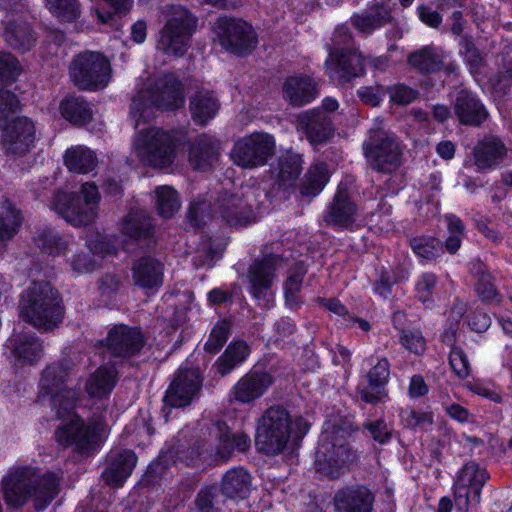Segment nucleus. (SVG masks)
<instances>
[{"label":"nucleus","mask_w":512,"mask_h":512,"mask_svg":"<svg viewBox=\"0 0 512 512\" xmlns=\"http://www.w3.org/2000/svg\"><path fill=\"white\" fill-rule=\"evenodd\" d=\"M229 332V322H217L210 333L209 339L205 343V351L211 354L217 353L227 342Z\"/></svg>","instance_id":"obj_58"},{"label":"nucleus","mask_w":512,"mask_h":512,"mask_svg":"<svg viewBox=\"0 0 512 512\" xmlns=\"http://www.w3.org/2000/svg\"><path fill=\"white\" fill-rule=\"evenodd\" d=\"M18 59L8 52H0V84L12 83L20 75Z\"/></svg>","instance_id":"obj_57"},{"label":"nucleus","mask_w":512,"mask_h":512,"mask_svg":"<svg viewBox=\"0 0 512 512\" xmlns=\"http://www.w3.org/2000/svg\"><path fill=\"white\" fill-rule=\"evenodd\" d=\"M52 208L68 223L75 227H85L95 222L98 212L86 207L76 193L57 191L52 200Z\"/></svg>","instance_id":"obj_19"},{"label":"nucleus","mask_w":512,"mask_h":512,"mask_svg":"<svg viewBox=\"0 0 512 512\" xmlns=\"http://www.w3.org/2000/svg\"><path fill=\"white\" fill-rule=\"evenodd\" d=\"M103 426L100 422L86 424L82 419H72L70 423L56 431V439L65 447H73L82 454L93 453L100 441Z\"/></svg>","instance_id":"obj_13"},{"label":"nucleus","mask_w":512,"mask_h":512,"mask_svg":"<svg viewBox=\"0 0 512 512\" xmlns=\"http://www.w3.org/2000/svg\"><path fill=\"white\" fill-rule=\"evenodd\" d=\"M317 81L307 74H295L287 76L282 84L283 99L292 107H303L319 96Z\"/></svg>","instance_id":"obj_24"},{"label":"nucleus","mask_w":512,"mask_h":512,"mask_svg":"<svg viewBox=\"0 0 512 512\" xmlns=\"http://www.w3.org/2000/svg\"><path fill=\"white\" fill-rule=\"evenodd\" d=\"M220 109L219 100L209 90H198L189 99V111L196 125L206 126L216 117Z\"/></svg>","instance_id":"obj_36"},{"label":"nucleus","mask_w":512,"mask_h":512,"mask_svg":"<svg viewBox=\"0 0 512 512\" xmlns=\"http://www.w3.org/2000/svg\"><path fill=\"white\" fill-rule=\"evenodd\" d=\"M249 352L250 350L248 345L243 341L229 344L225 352L215 363L217 372L222 376L229 374L234 368L246 360Z\"/></svg>","instance_id":"obj_47"},{"label":"nucleus","mask_w":512,"mask_h":512,"mask_svg":"<svg viewBox=\"0 0 512 512\" xmlns=\"http://www.w3.org/2000/svg\"><path fill=\"white\" fill-rule=\"evenodd\" d=\"M221 141L207 132L197 134L188 142V161L197 171H208L218 161Z\"/></svg>","instance_id":"obj_23"},{"label":"nucleus","mask_w":512,"mask_h":512,"mask_svg":"<svg viewBox=\"0 0 512 512\" xmlns=\"http://www.w3.org/2000/svg\"><path fill=\"white\" fill-rule=\"evenodd\" d=\"M325 66L329 77L337 79L341 85L350 83L366 73L362 55L348 48L331 49Z\"/></svg>","instance_id":"obj_15"},{"label":"nucleus","mask_w":512,"mask_h":512,"mask_svg":"<svg viewBox=\"0 0 512 512\" xmlns=\"http://www.w3.org/2000/svg\"><path fill=\"white\" fill-rule=\"evenodd\" d=\"M363 154L369 167L390 174L401 164L402 152L395 134L383 129H370L363 142Z\"/></svg>","instance_id":"obj_9"},{"label":"nucleus","mask_w":512,"mask_h":512,"mask_svg":"<svg viewBox=\"0 0 512 512\" xmlns=\"http://www.w3.org/2000/svg\"><path fill=\"white\" fill-rule=\"evenodd\" d=\"M340 434L341 431L324 434L316 452L317 470L331 479L338 478L357 457Z\"/></svg>","instance_id":"obj_11"},{"label":"nucleus","mask_w":512,"mask_h":512,"mask_svg":"<svg viewBox=\"0 0 512 512\" xmlns=\"http://www.w3.org/2000/svg\"><path fill=\"white\" fill-rule=\"evenodd\" d=\"M201 385V378L196 370H180L167 389L164 401L174 408L186 407L198 395Z\"/></svg>","instance_id":"obj_21"},{"label":"nucleus","mask_w":512,"mask_h":512,"mask_svg":"<svg viewBox=\"0 0 512 512\" xmlns=\"http://www.w3.org/2000/svg\"><path fill=\"white\" fill-rule=\"evenodd\" d=\"M89 251L98 256H112L118 252L117 239L114 235L96 234L86 241Z\"/></svg>","instance_id":"obj_55"},{"label":"nucleus","mask_w":512,"mask_h":512,"mask_svg":"<svg viewBox=\"0 0 512 512\" xmlns=\"http://www.w3.org/2000/svg\"><path fill=\"white\" fill-rule=\"evenodd\" d=\"M303 157L292 150L280 154L270 165V172L279 187H293L303 170Z\"/></svg>","instance_id":"obj_32"},{"label":"nucleus","mask_w":512,"mask_h":512,"mask_svg":"<svg viewBox=\"0 0 512 512\" xmlns=\"http://www.w3.org/2000/svg\"><path fill=\"white\" fill-rule=\"evenodd\" d=\"M158 215L164 219L172 218L181 206L178 192L170 186H158L155 189Z\"/></svg>","instance_id":"obj_49"},{"label":"nucleus","mask_w":512,"mask_h":512,"mask_svg":"<svg viewBox=\"0 0 512 512\" xmlns=\"http://www.w3.org/2000/svg\"><path fill=\"white\" fill-rule=\"evenodd\" d=\"M373 493L363 485L347 486L334 496L336 512H372Z\"/></svg>","instance_id":"obj_30"},{"label":"nucleus","mask_w":512,"mask_h":512,"mask_svg":"<svg viewBox=\"0 0 512 512\" xmlns=\"http://www.w3.org/2000/svg\"><path fill=\"white\" fill-rule=\"evenodd\" d=\"M400 343L410 352L420 355L426 349V341L419 330H403Z\"/></svg>","instance_id":"obj_64"},{"label":"nucleus","mask_w":512,"mask_h":512,"mask_svg":"<svg viewBox=\"0 0 512 512\" xmlns=\"http://www.w3.org/2000/svg\"><path fill=\"white\" fill-rule=\"evenodd\" d=\"M108 462L109 466L103 471L102 478L109 486L118 488L131 475L137 463V456L129 449L111 451Z\"/></svg>","instance_id":"obj_31"},{"label":"nucleus","mask_w":512,"mask_h":512,"mask_svg":"<svg viewBox=\"0 0 512 512\" xmlns=\"http://www.w3.org/2000/svg\"><path fill=\"white\" fill-rule=\"evenodd\" d=\"M116 382V369L113 366H101L88 377L85 389L90 397L101 399L112 392Z\"/></svg>","instance_id":"obj_44"},{"label":"nucleus","mask_w":512,"mask_h":512,"mask_svg":"<svg viewBox=\"0 0 512 512\" xmlns=\"http://www.w3.org/2000/svg\"><path fill=\"white\" fill-rule=\"evenodd\" d=\"M218 455L227 460L233 451L245 452L250 447V439L243 433L232 434L224 432L219 437Z\"/></svg>","instance_id":"obj_52"},{"label":"nucleus","mask_w":512,"mask_h":512,"mask_svg":"<svg viewBox=\"0 0 512 512\" xmlns=\"http://www.w3.org/2000/svg\"><path fill=\"white\" fill-rule=\"evenodd\" d=\"M276 141L273 135L266 132H253L239 138L231 150L233 162L244 169L265 166L274 156Z\"/></svg>","instance_id":"obj_12"},{"label":"nucleus","mask_w":512,"mask_h":512,"mask_svg":"<svg viewBox=\"0 0 512 512\" xmlns=\"http://www.w3.org/2000/svg\"><path fill=\"white\" fill-rule=\"evenodd\" d=\"M68 372L60 363L47 365L39 381L38 401L48 403L58 418H66L74 409L77 393L67 384Z\"/></svg>","instance_id":"obj_4"},{"label":"nucleus","mask_w":512,"mask_h":512,"mask_svg":"<svg viewBox=\"0 0 512 512\" xmlns=\"http://www.w3.org/2000/svg\"><path fill=\"white\" fill-rule=\"evenodd\" d=\"M390 365L386 358H382L378 363L369 371L367 377L369 387L360 391L361 399L366 403L376 404L382 402L387 396L384 386L388 381L390 375Z\"/></svg>","instance_id":"obj_37"},{"label":"nucleus","mask_w":512,"mask_h":512,"mask_svg":"<svg viewBox=\"0 0 512 512\" xmlns=\"http://www.w3.org/2000/svg\"><path fill=\"white\" fill-rule=\"evenodd\" d=\"M64 163L67 169L77 174H88L93 171L97 165V156L89 148L76 147L66 150Z\"/></svg>","instance_id":"obj_46"},{"label":"nucleus","mask_w":512,"mask_h":512,"mask_svg":"<svg viewBox=\"0 0 512 512\" xmlns=\"http://www.w3.org/2000/svg\"><path fill=\"white\" fill-rule=\"evenodd\" d=\"M291 416L280 405L269 407L257 427L255 443L259 451L276 455L283 451L290 438Z\"/></svg>","instance_id":"obj_10"},{"label":"nucleus","mask_w":512,"mask_h":512,"mask_svg":"<svg viewBox=\"0 0 512 512\" xmlns=\"http://www.w3.org/2000/svg\"><path fill=\"white\" fill-rule=\"evenodd\" d=\"M451 106L455 118L462 126L478 128L489 117V111L482 99L476 92L468 88L456 90Z\"/></svg>","instance_id":"obj_18"},{"label":"nucleus","mask_w":512,"mask_h":512,"mask_svg":"<svg viewBox=\"0 0 512 512\" xmlns=\"http://www.w3.org/2000/svg\"><path fill=\"white\" fill-rule=\"evenodd\" d=\"M387 86L382 84L361 86L357 90L360 101L367 106L379 107L388 94Z\"/></svg>","instance_id":"obj_56"},{"label":"nucleus","mask_w":512,"mask_h":512,"mask_svg":"<svg viewBox=\"0 0 512 512\" xmlns=\"http://www.w3.org/2000/svg\"><path fill=\"white\" fill-rule=\"evenodd\" d=\"M131 271L134 284L142 289H155L163 284L164 266L153 256L135 259Z\"/></svg>","instance_id":"obj_33"},{"label":"nucleus","mask_w":512,"mask_h":512,"mask_svg":"<svg viewBox=\"0 0 512 512\" xmlns=\"http://www.w3.org/2000/svg\"><path fill=\"white\" fill-rule=\"evenodd\" d=\"M35 243L42 253L51 256L64 254L67 248V243L52 228H45L41 230L35 238Z\"/></svg>","instance_id":"obj_51"},{"label":"nucleus","mask_w":512,"mask_h":512,"mask_svg":"<svg viewBox=\"0 0 512 512\" xmlns=\"http://www.w3.org/2000/svg\"><path fill=\"white\" fill-rule=\"evenodd\" d=\"M59 479L54 473L42 476L31 467H15L2 479L1 492L8 507L21 508L33 497L36 509L46 508L58 494Z\"/></svg>","instance_id":"obj_1"},{"label":"nucleus","mask_w":512,"mask_h":512,"mask_svg":"<svg viewBox=\"0 0 512 512\" xmlns=\"http://www.w3.org/2000/svg\"><path fill=\"white\" fill-rule=\"evenodd\" d=\"M331 174L325 163L311 165L299 184V193L303 198H315L330 181Z\"/></svg>","instance_id":"obj_42"},{"label":"nucleus","mask_w":512,"mask_h":512,"mask_svg":"<svg viewBox=\"0 0 512 512\" xmlns=\"http://www.w3.org/2000/svg\"><path fill=\"white\" fill-rule=\"evenodd\" d=\"M311 305L313 307H318L325 311H328L338 317L345 318L346 316L349 315L348 308L337 297L327 298L317 296L311 300Z\"/></svg>","instance_id":"obj_63"},{"label":"nucleus","mask_w":512,"mask_h":512,"mask_svg":"<svg viewBox=\"0 0 512 512\" xmlns=\"http://www.w3.org/2000/svg\"><path fill=\"white\" fill-rule=\"evenodd\" d=\"M473 273L477 278L475 292L481 302L484 304L500 305L503 301V295L497 289L495 277L490 273L487 265L478 261L473 265Z\"/></svg>","instance_id":"obj_39"},{"label":"nucleus","mask_w":512,"mask_h":512,"mask_svg":"<svg viewBox=\"0 0 512 512\" xmlns=\"http://www.w3.org/2000/svg\"><path fill=\"white\" fill-rule=\"evenodd\" d=\"M408 65L423 76L440 72L444 67L442 57L430 45L410 52L407 56Z\"/></svg>","instance_id":"obj_40"},{"label":"nucleus","mask_w":512,"mask_h":512,"mask_svg":"<svg viewBox=\"0 0 512 512\" xmlns=\"http://www.w3.org/2000/svg\"><path fill=\"white\" fill-rule=\"evenodd\" d=\"M390 102L394 105L402 106L414 102L419 93L417 90L402 83L393 86H387Z\"/></svg>","instance_id":"obj_59"},{"label":"nucleus","mask_w":512,"mask_h":512,"mask_svg":"<svg viewBox=\"0 0 512 512\" xmlns=\"http://www.w3.org/2000/svg\"><path fill=\"white\" fill-rule=\"evenodd\" d=\"M409 246L421 264L435 261L443 255V242L435 236H414L409 239Z\"/></svg>","instance_id":"obj_45"},{"label":"nucleus","mask_w":512,"mask_h":512,"mask_svg":"<svg viewBox=\"0 0 512 512\" xmlns=\"http://www.w3.org/2000/svg\"><path fill=\"white\" fill-rule=\"evenodd\" d=\"M36 129L32 120L19 116L2 126L1 144L7 155L23 156L34 146Z\"/></svg>","instance_id":"obj_16"},{"label":"nucleus","mask_w":512,"mask_h":512,"mask_svg":"<svg viewBox=\"0 0 512 512\" xmlns=\"http://www.w3.org/2000/svg\"><path fill=\"white\" fill-rule=\"evenodd\" d=\"M358 205L347 185L340 183L323 212V221L334 230H348L356 222Z\"/></svg>","instance_id":"obj_14"},{"label":"nucleus","mask_w":512,"mask_h":512,"mask_svg":"<svg viewBox=\"0 0 512 512\" xmlns=\"http://www.w3.org/2000/svg\"><path fill=\"white\" fill-rule=\"evenodd\" d=\"M120 233L129 244H139L151 240L155 235V225L149 214L139 208H131L122 218Z\"/></svg>","instance_id":"obj_26"},{"label":"nucleus","mask_w":512,"mask_h":512,"mask_svg":"<svg viewBox=\"0 0 512 512\" xmlns=\"http://www.w3.org/2000/svg\"><path fill=\"white\" fill-rule=\"evenodd\" d=\"M252 485V477L242 467L228 470L221 482V491L228 498H246Z\"/></svg>","instance_id":"obj_43"},{"label":"nucleus","mask_w":512,"mask_h":512,"mask_svg":"<svg viewBox=\"0 0 512 512\" xmlns=\"http://www.w3.org/2000/svg\"><path fill=\"white\" fill-rule=\"evenodd\" d=\"M397 285L386 271V267H382L378 277L372 282V292L374 295L387 300L393 296V286Z\"/></svg>","instance_id":"obj_62"},{"label":"nucleus","mask_w":512,"mask_h":512,"mask_svg":"<svg viewBox=\"0 0 512 512\" xmlns=\"http://www.w3.org/2000/svg\"><path fill=\"white\" fill-rule=\"evenodd\" d=\"M22 221L21 211L12 204L0 209V242L11 240L18 233Z\"/></svg>","instance_id":"obj_50"},{"label":"nucleus","mask_w":512,"mask_h":512,"mask_svg":"<svg viewBox=\"0 0 512 512\" xmlns=\"http://www.w3.org/2000/svg\"><path fill=\"white\" fill-rule=\"evenodd\" d=\"M219 213L222 220L231 228L246 227L255 218L251 205L235 195L221 200Z\"/></svg>","instance_id":"obj_34"},{"label":"nucleus","mask_w":512,"mask_h":512,"mask_svg":"<svg viewBox=\"0 0 512 512\" xmlns=\"http://www.w3.org/2000/svg\"><path fill=\"white\" fill-rule=\"evenodd\" d=\"M134 144L137 156L144 165L166 168L174 163L178 149L187 144V134L177 129L149 127L138 133Z\"/></svg>","instance_id":"obj_2"},{"label":"nucleus","mask_w":512,"mask_h":512,"mask_svg":"<svg viewBox=\"0 0 512 512\" xmlns=\"http://www.w3.org/2000/svg\"><path fill=\"white\" fill-rule=\"evenodd\" d=\"M489 475L475 462H469L461 469L455 483V501L460 510L467 511L470 501L480 502L481 489Z\"/></svg>","instance_id":"obj_17"},{"label":"nucleus","mask_w":512,"mask_h":512,"mask_svg":"<svg viewBox=\"0 0 512 512\" xmlns=\"http://www.w3.org/2000/svg\"><path fill=\"white\" fill-rule=\"evenodd\" d=\"M213 32L225 51L239 57L250 55L258 45L254 27L242 18L220 15L214 22Z\"/></svg>","instance_id":"obj_8"},{"label":"nucleus","mask_w":512,"mask_h":512,"mask_svg":"<svg viewBox=\"0 0 512 512\" xmlns=\"http://www.w3.org/2000/svg\"><path fill=\"white\" fill-rule=\"evenodd\" d=\"M59 112L63 119L76 127H83L93 119L90 103L80 96L68 95L59 104Z\"/></svg>","instance_id":"obj_38"},{"label":"nucleus","mask_w":512,"mask_h":512,"mask_svg":"<svg viewBox=\"0 0 512 512\" xmlns=\"http://www.w3.org/2000/svg\"><path fill=\"white\" fill-rule=\"evenodd\" d=\"M145 343L139 327L123 323L115 325L106 337V347L113 357L130 358L137 355Z\"/></svg>","instance_id":"obj_20"},{"label":"nucleus","mask_w":512,"mask_h":512,"mask_svg":"<svg viewBox=\"0 0 512 512\" xmlns=\"http://www.w3.org/2000/svg\"><path fill=\"white\" fill-rule=\"evenodd\" d=\"M45 6L51 15L62 24L75 23L82 14L79 0H45Z\"/></svg>","instance_id":"obj_48"},{"label":"nucleus","mask_w":512,"mask_h":512,"mask_svg":"<svg viewBox=\"0 0 512 512\" xmlns=\"http://www.w3.org/2000/svg\"><path fill=\"white\" fill-rule=\"evenodd\" d=\"M437 283V275L433 272H423L415 282V296L426 308H431L435 304Z\"/></svg>","instance_id":"obj_53"},{"label":"nucleus","mask_w":512,"mask_h":512,"mask_svg":"<svg viewBox=\"0 0 512 512\" xmlns=\"http://www.w3.org/2000/svg\"><path fill=\"white\" fill-rule=\"evenodd\" d=\"M184 101V86L181 80L174 73L168 72L132 99L131 113L141 119L150 108L175 111L183 106Z\"/></svg>","instance_id":"obj_3"},{"label":"nucleus","mask_w":512,"mask_h":512,"mask_svg":"<svg viewBox=\"0 0 512 512\" xmlns=\"http://www.w3.org/2000/svg\"><path fill=\"white\" fill-rule=\"evenodd\" d=\"M3 35L8 45L21 53L30 51L37 41L31 24L22 21H10Z\"/></svg>","instance_id":"obj_41"},{"label":"nucleus","mask_w":512,"mask_h":512,"mask_svg":"<svg viewBox=\"0 0 512 512\" xmlns=\"http://www.w3.org/2000/svg\"><path fill=\"white\" fill-rule=\"evenodd\" d=\"M235 292L232 289L215 287L207 293L208 306L217 310L220 307L228 308L234 303Z\"/></svg>","instance_id":"obj_60"},{"label":"nucleus","mask_w":512,"mask_h":512,"mask_svg":"<svg viewBox=\"0 0 512 512\" xmlns=\"http://www.w3.org/2000/svg\"><path fill=\"white\" fill-rule=\"evenodd\" d=\"M412 268V260L406 256L401 259H397L393 265L386 268V271L389 273V276L393 279L394 283L399 285L406 283L410 279Z\"/></svg>","instance_id":"obj_61"},{"label":"nucleus","mask_w":512,"mask_h":512,"mask_svg":"<svg viewBox=\"0 0 512 512\" xmlns=\"http://www.w3.org/2000/svg\"><path fill=\"white\" fill-rule=\"evenodd\" d=\"M472 154L477 169L489 171L497 168L504 161L507 148L499 137L488 135L476 143Z\"/></svg>","instance_id":"obj_29"},{"label":"nucleus","mask_w":512,"mask_h":512,"mask_svg":"<svg viewBox=\"0 0 512 512\" xmlns=\"http://www.w3.org/2000/svg\"><path fill=\"white\" fill-rule=\"evenodd\" d=\"M276 256L272 253L255 259L248 269V281L250 294L260 299L264 292L272 287L276 272Z\"/></svg>","instance_id":"obj_28"},{"label":"nucleus","mask_w":512,"mask_h":512,"mask_svg":"<svg viewBox=\"0 0 512 512\" xmlns=\"http://www.w3.org/2000/svg\"><path fill=\"white\" fill-rule=\"evenodd\" d=\"M112 67L101 52L85 50L76 54L69 66V76L79 90L96 92L110 82Z\"/></svg>","instance_id":"obj_5"},{"label":"nucleus","mask_w":512,"mask_h":512,"mask_svg":"<svg viewBox=\"0 0 512 512\" xmlns=\"http://www.w3.org/2000/svg\"><path fill=\"white\" fill-rule=\"evenodd\" d=\"M16 363L20 365H33L39 361L44 353L42 342L30 331L13 330V334L6 343Z\"/></svg>","instance_id":"obj_25"},{"label":"nucleus","mask_w":512,"mask_h":512,"mask_svg":"<svg viewBox=\"0 0 512 512\" xmlns=\"http://www.w3.org/2000/svg\"><path fill=\"white\" fill-rule=\"evenodd\" d=\"M273 377L266 372L251 371L242 376L230 391V401L249 404L259 399L272 385Z\"/></svg>","instance_id":"obj_27"},{"label":"nucleus","mask_w":512,"mask_h":512,"mask_svg":"<svg viewBox=\"0 0 512 512\" xmlns=\"http://www.w3.org/2000/svg\"><path fill=\"white\" fill-rule=\"evenodd\" d=\"M197 26L198 18L187 8L179 6L160 30L157 49L167 56H184Z\"/></svg>","instance_id":"obj_6"},{"label":"nucleus","mask_w":512,"mask_h":512,"mask_svg":"<svg viewBox=\"0 0 512 512\" xmlns=\"http://www.w3.org/2000/svg\"><path fill=\"white\" fill-rule=\"evenodd\" d=\"M108 8H96V17L102 24L109 23L114 16H126L133 6V0H104Z\"/></svg>","instance_id":"obj_54"},{"label":"nucleus","mask_w":512,"mask_h":512,"mask_svg":"<svg viewBox=\"0 0 512 512\" xmlns=\"http://www.w3.org/2000/svg\"><path fill=\"white\" fill-rule=\"evenodd\" d=\"M20 320H62L64 308L49 282L33 281L20 294Z\"/></svg>","instance_id":"obj_7"},{"label":"nucleus","mask_w":512,"mask_h":512,"mask_svg":"<svg viewBox=\"0 0 512 512\" xmlns=\"http://www.w3.org/2000/svg\"><path fill=\"white\" fill-rule=\"evenodd\" d=\"M297 122L312 145L324 144L334 136L335 126L331 114L319 107L301 113Z\"/></svg>","instance_id":"obj_22"},{"label":"nucleus","mask_w":512,"mask_h":512,"mask_svg":"<svg viewBox=\"0 0 512 512\" xmlns=\"http://www.w3.org/2000/svg\"><path fill=\"white\" fill-rule=\"evenodd\" d=\"M393 21L391 9L383 3H375L362 13L351 16L352 26L360 33L371 35L375 30Z\"/></svg>","instance_id":"obj_35"}]
</instances>
